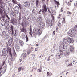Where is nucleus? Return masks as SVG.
<instances>
[{
  "mask_svg": "<svg viewBox=\"0 0 77 77\" xmlns=\"http://www.w3.org/2000/svg\"><path fill=\"white\" fill-rule=\"evenodd\" d=\"M16 20H15V21H13V24H15V23H17V22H16Z\"/></svg>",
  "mask_w": 77,
  "mask_h": 77,
  "instance_id": "obj_52",
  "label": "nucleus"
},
{
  "mask_svg": "<svg viewBox=\"0 0 77 77\" xmlns=\"http://www.w3.org/2000/svg\"><path fill=\"white\" fill-rule=\"evenodd\" d=\"M6 17L8 19V20H10V18H9V16H8V15H6Z\"/></svg>",
  "mask_w": 77,
  "mask_h": 77,
  "instance_id": "obj_44",
  "label": "nucleus"
},
{
  "mask_svg": "<svg viewBox=\"0 0 77 77\" xmlns=\"http://www.w3.org/2000/svg\"><path fill=\"white\" fill-rule=\"evenodd\" d=\"M29 34L31 36H32V31H30V32H29Z\"/></svg>",
  "mask_w": 77,
  "mask_h": 77,
  "instance_id": "obj_60",
  "label": "nucleus"
},
{
  "mask_svg": "<svg viewBox=\"0 0 77 77\" xmlns=\"http://www.w3.org/2000/svg\"><path fill=\"white\" fill-rule=\"evenodd\" d=\"M30 2H25L23 4V5L25 6V7H26V8L29 7V6H30Z\"/></svg>",
  "mask_w": 77,
  "mask_h": 77,
  "instance_id": "obj_4",
  "label": "nucleus"
},
{
  "mask_svg": "<svg viewBox=\"0 0 77 77\" xmlns=\"http://www.w3.org/2000/svg\"><path fill=\"white\" fill-rule=\"evenodd\" d=\"M50 56L49 57H48L47 59V61H49L50 60Z\"/></svg>",
  "mask_w": 77,
  "mask_h": 77,
  "instance_id": "obj_39",
  "label": "nucleus"
},
{
  "mask_svg": "<svg viewBox=\"0 0 77 77\" xmlns=\"http://www.w3.org/2000/svg\"><path fill=\"white\" fill-rule=\"evenodd\" d=\"M21 37L22 39H24V38H25V35L22 34L21 35Z\"/></svg>",
  "mask_w": 77,
  "mask_h": 77,
  "instance_id": "obj_28",
  "label": "nucleus"
},
{
  "mask_svg": "<svg viewBox=\"0 0 77 77\" xmlns=\"http://www.w3.org/2000/svg\"><path fill=\"white\" fill-rule=\"evenodd\" d=\"M58 26H59V27H60V26H62V24H61V23H59V24Z\"/></svg>",
  "mask_w": 77,
  "mask_h": 77,
  "instance_id": "obj_62",
  "label": "nucleus"
},
{
  "mask_svg": "<svg viewBox=\"0 0 77 77\" xmlns=\"http://www.w3.org/2000/svg\"><path fill=\"white\" fill-rule=\"evenodd\" d=\"M46 23H48V24H51V22L50 19H48L46 20Z\"/></svg>",
  "mask_w": 77,
  "mask_h": 77,
  "instance_id": "obj_23",
  "label": "nucleus"
},
{
  "mask_svg": "<svg viewBox=\"0 0 77 77\" xmlns=\"http://www.w3.org/2000/svg\"><path fill=\"white\" fill-rule=\"evenodd\" d=\"M18 47H19V46H18L17 45H16V48H18Z\"/></svg>",
  "mask_w": 77,
  "mask_h": 77,
  "instance_id": "obj_53",
  "label": "nucleus"
},
{
  "mask_svg": "<svg viewBox=\"0 0 77 77\" xmlns=\"http://www.w3.org/2000/svg\"><path fill=\"white\" fill-rule=\"evenodd\" d=\"M60 53L61 54H63V51H65L66 50L67 48V44H66L65 42L64 43V45L63 47H61V46H60Z\"/></svg>",
  "mask_w": 77,
  "mask_h": 77,
  "instance_id": "obj_1",
  "label": "nucleus"
},
{
  "mask_svg": "<svg viewBox=\"0 0 77 77\" xmlns=\"http://www.w3.org/2000/svg\"><path fill=\"white\" fill-rule=\"evenodd\" d=\"M12 35H14V36H16L17 34H16V30H13L12 31Z\"/></svg>",
  "mask_w": 77,
  "mask_h": 77,
  "instance_id": "obj_19",
  "label": "nucleus"
},
{
  "mask_svg": "<svg viewBox=\"0 0 77 77\" xmlns=\"http://www.w3.org/2000/svg\"><path fill=\"white\" fill-rule=\"evenodd\" d=\"M36 5L37 6L38 4H39V0H36Z\"/></svg>",
  "mask_w": 77,
  "mask_h": 77,
  "instance_id": "obj_29",
  "label": "nucleus"
},
{
  "mask_svg": "<svg viewBox=\"0 0 77 77\" xmlns=\"http://www.w3.org/2000/svg\"><path fill=\"white\" fill-rule=\"evenodd\" d=\"M19 44L21 45V46H23L24 45V42L21 40L19 41Z\"/></svg>",
  "mask_w": 77,
  "mask_h": 77,
  "instance_id": "obj_20",
  "label": "nucleus"
},
{
  "mask_svg": "<svg viewBox=\"0 0 77 77\" xmlns=\"http://www.w3.org/2000/svg\"><path fill=\"white\" fill-rule=\"evenodd\" d=\"M50 73L48 72H47V75H49V74Z\"/></svg>",
  "mask_w": 77,
  "mask_h": 77,
  "instance_id": "obj_56",
  "label": "nucleus"
},
{
  "mask_svg": "<svg viewBox=\"0 0 77 77\" xmlns=\"http://www.w3.org/2000/svg\"><path fill=\"white\" fill-rule=\"evenodd\" d=\"M21 32H23L24 33H25V32H24V28H23L21 30Z\"/></svg>",
  "mask_w": 77,
  "mask_h": 77,
  "instance_id": "obj_42",
  "label": "nucleus"
},
{
  "mask_svg": "<svg viewBox=\"0 0 77 77\" xmlns=\"http://www.w3.org/2000/svg\"><path fill=\"white\" fill-rule=\"evenodd\" d=\"M54 21V17H53L52 19V21Z\"/></svg>",
  "mask_w": 77,
  "mask_h": 77,
  "instance_id": "obj_51",
  "label": "nucleus"
},
{
  "mask_svg": "<svg viewBox=\"0 0 77 77\" xmlns=\"http://www.w3.org/2000/svg\"><path fill=\"white\" fill-rule=\"evenodd\" d=\"M25 14L27 15H28L29 14V11H27L25 12Z\"/></svg>",
  "mask_w": 77,
  "mask_h": 77,
  "instance_id": "obj_35",
  "label": "nucleus"
},
{
  "mask_svg": "<svg viewBox=\"0 0 77 77\" xmlns=\"http://www.w3.org/2000/svg\"><path fill=\"white\" fill-rule=\"evenodd\" d=\"M14 10L15 11H17V10H20V8H19V7H18L16 6L15 7Z\"/></svg>",
  "mask_w": 77,
  "mask_h": 77,
  "instance_id": "obj_21",
  "label": "nucleus"
},
{
  "mask_svg": "<svg viewBox=\"0 0 77 77\" xmlns=\"http://www.w3.org/2000/svg\"><path fill=\"white\" fill-rule=\"evenodd\" d=\"M15 11H16L15 12V13H16V14H18L19 13V11H20V10H18Z\"/></svg>",
  "mask_w": 77,
  "mask_h": 77,
  "instance_id": "obj_31",
  "label": "nucleus"
},
{
  "mask_svg": "<svg viewBox=\"0 0 77 77\" xmlns=\"http://www.w3.org/2000/svg\"><path fill=\"white\" fill-rule=\"evenodd\" d=\"M68 6H70L71 5V3L70 2H69L68 4Z\"/></svg>",
  "mask_w": 77,
  "mask_h": 77,
  "instance_id": "obj_54",
  "label": "nucleus"
},
{
  "mask_svg": "<svg viewBox=\"0 0 77 77\" xmlns=\"http://www.w3.org/2000/svg\"><path fill=\"white\" fill-rule=\"evenodd\" d=\"M9 53L11 56H12V54L11 53V48H10L9 50Z\"/></svg>",
  "mask_w": 77,
  "mask_h": 77,
  "instance_id": "obj_27",
  "label": "nucleus"
},
{
  "mask_svg": "<svg viewBox=\"0 0 77 77\" xmlns=\"http://www.w3.org/2000/svg\"><path fill=\"white\" fill-rule=\"evenodd\" d=\"M59 6V2L56 1L55 4V8H57Z\"/></svg>",
  "mask_w": 77,
  "mask_h": 77,
  "instance_id": "obj_18",
  "label": "nucleus"
},
{
  "mask_svg": "<svg viewBox=\"0 0 77 77\" xmlns=\"http://www.w3.org/2000/svg\"><path fill=\"white\" fill-rule=\"evenodd\" d=\"M75 29L76 31H77V25L75 27Z\"/></svg>",
  "mask_w": 77,
  "mask_h": 77,
  "instance_id": "obj_40",
  "label": "nucleus"
},
{
  "mask_svg": "<svg viewBox=\"0 0 77 77\" xmlns=\"http://www.w3.org/2000/svg\"><path fill=\"white\" fill-rule=\"evenodd\" d=\"M37 72H41V70L39 69H38Z\"/></svg>",
  "mask_w": 77,
  "mask_h": 77,
  "instance_id": "obj_43",
  "label": "nucleus"
},
{
  "mask_svg": "<svg viewBox=\"0 0 77 77\" xmlns=\"http://www.w3.org/2000/svg\"><path fill=\"white\" fill-rule=\"evenodd\" d=\"M6 53V49L5 48H3L2 50V54H5Z\"/></svg>",
  "mask_w": 77,
  "mask_h": 77,
  "instance_id": "obj_17",
  "label": "nucleus"
},
{
  "mask_svg": "<svg viewBox=\"0 0 77 77\" xmlns=\"http://www.w3.org/2000/svg\"><path fill=\"white\" fill-rule=\"evenodd\" d=\"M10 28H11L12 31L13 30H14V27H13V26H11Z\"/></svg>",
  "mask_w": 77,
  "mask_h": 77,
  "instance_id": "obj_30",
  "label": "nucleus"
},
{
  "mask_svg": "<svg viewBox=\"0 0 77 77\" xmlns=\"http://www.w3.org/2000/svg\"><path fill=\"white\" fill-rule=\"evenodd\" d=\"M65 63L66 64V65H68L67 66H71V65L72 66H73L72 64H69V60L68 59L67 60H66Z\"/></svg>",
  "mask_w": 77,
  "mask_h": 77,
  "instance_id": "obj_7",
  "label": "nucleus"
},
{
  "mask_svg": "<svg viewBox=\"0 0 77 77\" xmlns=\"http://www.w3.org/2000/svg\"><path fill=\"white\" fill-rule=\"evenodd\" d=\"M37 20L38 22L41 23L42 21V17H38L37 18Z\"/></svg>",
  "mask_w": 77,
  "mask_h": 77,
  "instance_id": "obj_14",
  "label": "nucleus"
},
{
  "mask_svg": "<svg viewBox=\"0 0 77 77\" xmlns=\"http://www.w3.org/2000/svg\"><path fill=\"white\" fill-rule=\"evenodd\" d=\"M38 48H36L35 49V51H38Z\"/></svg>",
  "mask_w": 77,
  "mask_h": 77,
  "instance_id": "obj_61",
  "label": "nucleus"
},
{
  "mask_svg": "<svg viewBox=\"0 0 77 77\" xmlns=\"http://www.w3.org/2000/svg\"><path fill=\"white\" fill-rule=\"evenodd\" d=\"M6 66L3 67L1 71L2 73V74L5 73V72H6Z\"/></svg>",
  "mask_w": 77,
  "mask_h": 77,
  "instance_id": "obj_10",
  "label": "nucleus"
},
{
  "mask_svg": "<svg viewBox=\"0 0 77 77\" xmlns=\"http://www.w3.org/2000/svg\"><path fill=\"white\" fill-rule=\"evenodd\" d=\"M73 32L74 31L72 29H71L69 31V33L68 34H69V36H72L73 35Z\"/></svg>",
  "mask_w": 77,
  "mask_h": 77,
  "instance_id": "obj_9",
  "label": "nucleus"
},
{
  "mask_svg": "<svg viewBox=\"0 0 77 77\" xmlns=\"http://www.w3.org/2000/svg\"><path fill=\"white\" fill-rule=\"evenodd\" d=\"M11 30H9V29H8V32L9 33H11Z\"/></svg>",
  "mask_w": 77,
  "mask_h": 77,
  "instance_id": "obj_50",
  "label": "nucleus"
},
{
  "mask_svg": "<svg viewBox=\"0 0 77 77\" xmlns=\"http://www.w3.org/2000/svg\"><path fill=\"white\" fill-rule=\"evenodd\" d=\"M45 27V24L43 22H42L40 23V27L41 29H43Z\"/></svg>",
  "mask_w": 77,
  "mask_h": 77,
  "instance_id": "obj_16",
  "label": "nucleus"
},
{
  "mask_svg": "<svg viewBox=\"0 0 77 77\" xmlns=\"http://www.w3.org/2000/svg\"><path fill=\"white\" fill-rule=\"evenodd\" d=\"M26 56H27V54L26 53H24L23 54V57H26Z\"/></svg>",
  "mask_w": 77,
  "mask_h": 77,
  "instance_id": "obj_33",
  "label": "nucleus"
},
{
  "mask_svg": "<svg viewBox=\"0 0 77 77\" xmlns=\"http://www.w3.org/2000/svg\"><path fill=\"white\" fill-rule=\"evenodd\" d=\"M31 51H33V48L32 47L31 48Z\"/></svg>",
  "mask_w": 77,
  "mask_h": 77,
  "instance_id": "obj_49",
  "label": "nucleus"
},
{
  "mask_svg": "<svg viewBox=\"0 0 77 77\" xmlns=\"http://www.w3.org/2000/svg\"><path fill=\"white\" fill-rule=\"evenodd\" d=\"M44 10L45 12H47V6L46 5H44L43 6V8L42 10V13H44Z\"/></svg>",
  "mask_w": 77,
  "mask_h": 77,
  "instance_id": "obj_5",
  "label": "nucleus"
},
{
  "mask_svg": "<svg viewBox=\"0 0 77 77\" xmlns=\"http://www.w3.org/2000/svg\"><path fill=\"white\" fill-rule=\"evenodd\" d=\"M74 5H75V6H77V1L76 2V3H75Z\"/></svg>",
  "mask_w": 77,
  "mask_h": 77,
  "instance_id": "obj_55",
  "label": "nucleus"
},
{
  "mask_svg": "<svg viewBox=\"0 0 77 77\" xmlns=\"http://www.w3.org/2000/svg\"><path fill=\"white\" fill-rule=\"evenodd\" d=\"M56 32H57L58 31V28L57 27L56 29Z\"/></svg>",
  "mask_w": 77,
  "mask_h": 77,
  "instance_id": "obj_58",
  "label": "nucleus"
},
{
  "mask_svg": "<svg viewBox=\"0 0 77 77\" xmlns=\"http://www.w3.org/2000/svg\"><path fill=\"white\" fill-rule=\"evenodd\" d=\"M47 9L48 11H49V12L50 13H51L52 15H54L55 14V13H56L55 11H54V10H53V9H51V11H50V10H49V9H48V8Z\"/></svg>",
  "mask_w": 77,
  "mask_h": 77,
  "instance_id": "obj_6",
  "label": "nucleus"
},
{
  "mask_svg": "<svg viewBox=\"0 0 77 77\" xmlns=\"http://www.w3.org/2000/svg\"><path fill=\"white\" fill-rule=\"evenodd\" d=\"M1 24L2 25V26H5V23H6V22L4 21H1Z\"/></svg>",
  "mask_w": 77,
  "mask_h": 77,
  "instance_id": "obj_26",
  "label": "nucleus"
},
{
  "mask_svg": "<svg viewBox=\"0 0 77 77\" xmlns=\"http://www.w3.org/2000/svg\"><path fill=\"white\" fill-rule=\"evenodd\" d=\"M30 53V49H28L27 50V54L29 55Z\"/></svg>",
  "mask_w": 77,
  "mask_h": 77,
  "instance_id": "obj_25",
  "label": "nucleus"
},
{
  "mask_svg": "<svg viewBox=\"0 0 77 77\" xmlns=\"http://www.w3.org/2000/svg\"><path fill=\"white\" fill-rule=\"evenodd\" d=\"M32 12L33 13L35 14H38V12H36V11L35 9H33L32 10Z\"/></svg>",
  "mask_w": 77,
  "mask_h": 77,
  "instance_id": "obj_22",
  "label": "nucleus"
},
{
  "mask_svg": "<svg viewBox=\"0 0 77 77\" xmlns=\"http://www.w3.org/2000/svg\"><path fill=\"white\" fill-rule=\"evenodd\" d=\"M64 56L66 57V58H68L69 56V52L68 51H67L65 53Z\"/></svg>",
  "mask_w": 77,
  "mask_h": 77,
  "instance_id": "obj_11",
  "label": "nucleus"
},
{
  "mask_svg": "<svg viewBox=\"0 0 77 77\" xmlns=\"http://www.w3.org/2000/svg\"><path fill=\"white\" fill-rule=\"evenodd\" d=\"M9 3V1L8 0H6L5 1V4H6L7 3Z\"/></svg>",
  "mask_w": 77,
  "mask_h": 77,
  "instance_id": "obj_41",
  "label": "nucleus"
},
{
  "mask_svg": "<svg viewBox=\"0 0 77 77\" xmlns=\"http://www.w3.org/2000/svg\"><path fill=\"white\" fill-rule=\"evenodd\" d=\"M55 31H54L53 32V34L54 35H55Z\"/></svg>",
  "mask_w": 77,
  "mask_h": 77,
  "instance_id": "obj_63",
  "label": "nucleus"
},
{
  "mask_svg": "<svg viewBox=\"0 0 77 77\" xmlns=\"http://www.w3.org/2000/svg\"><path fill=\"white\" fill-rule=\"evenodd\" d=\"M19 61H20V62H21V61H22V58H20L19 59Z\"/></svg>",
  "mask_w": 77,
  "mask_h": 77,
  "instance_id": "obj_46",
  "label": "nucleus"
},
{
  "mask_svg": "<svg viewBox=\"0 0 77 77\" xmlns=\"http://www.w3.org/2000/svg\"><path fill=\"white\" fill-rule=\"evenodd\" d=\"M18 70L19 71L18 72H20V71H21V67L19 68Z\"/></svg>",
  "mask_w": 77,
  "mask_h": 77,
  "instance_id": "obj_45",
  "label": "nucleus"
},
{
  "mask_svg": "<svg viewBox=\"0 0 77 77\" xmlns=\"http://www.w3.org/2000/svg\"><path fill=\"white\" fill-rule=\"evenodd\" d=\"M43 56H44V54H42L41 56L39 57L40 58H41V57H43Z\"/></svg>",
  "mask_w": 77,
  "mask_h": 77,
  "instance_id": "obj_48",
  "label": "nucleus"
},
{
  "mask_svg": "<svg viewBox=\"0 0 77 77\" xmlns=\"http://www.w3.org/2000/svg\"><path fill=\"white\" fill-rule=\"evenodd\" d=\"M12 2L14 3H17V2H16V1H15L14 0H12Z\"/></svg>",
  "mask_w": 77,
  "mask_h": 77,
  "instance_id": "obj_37",
  "label": "nucleus"
},
{
  "mask_svg": "<svg viewBox=\"0 0 77 77\" xmlns=\"http://www.w3.org/2000/svg\"><path fill=\"white\" fill-rule=\"evenodd\" d=\"M63 11V8H62L61 9V12H62Z\"/></svg>",
  "mask_w": 77,
  "mask_h": 77,
  "instance_id": "obj_64",
  "label": "nucleus"
},
{
  "mask_svg": "<svg viewBox=\"0 0 77 77\" xmlns=\"http://www.w3.org/2000/svg\"><path fill=\"white\" fill-rule=\"evenodd\" d=\"M69 49L71 52H73L74 51V48L72 46H70V47H69Z\"/></svg>",
  "mask_w": 77,
  "mask_h": 77,
  "instance_id": "obj_13",
  "label": "nucleus"
},
{
  "mask_svg": "<svg viewBox=\"0 0 77 77\" xmlns=\"http://www.w3.org/2000/svg\"><path fill=\"white\" fill-rule=\"evenodd\" d=\"M63 42H65V41L66 40V39H65V38H63Z\"/></svg>",
  "mask_w": 77,
  "mask_h": 77,
  "instance_id": "obj_47",
  "label": "nucleus"
},
{
  "mask_svg": "<svg viewBox=\"0 0 77 77\" xmlns=\"http://www.w3.org/2000/svg\"><path fill=\"white\" fill-rule=\"evenodd\" d=\"M32 57L33 59H35V56L34 55L32 56Z\"/></svg>",
  "mask_w": 77,
  "mask_h": 77,
  "instance_id": "obj_32",
  "label": "nucleus"
},
{
  "mask_svg": "<svg viewBox=\"0 0 77 77\" xmlns=\"http://www.w3.org/2000/svg\"><path fill=\"white\" fill-rule=\"evenodd\" d=\"M61 15H62V14L59 15L58 17V18H60V16H61Z\"/></svg>",
  "mask_w": 77,
  "mask_h": 77,
  "instance_id": "obj_59",
  "label": "nucleus"
},
{
  "mask_svg": "<svg viewBox=\"0 0 77 77\" xmlns=\"http://www.w3.org/2000/svg\"><path fill=\"white\" fill-rule=\"evenodd\" d=\"M7 49L8 51H9V47L8 46V45H7Z\"/></svg>",
  "mask_w": 77,
  "mask_h": 77,
  "instance_id": "obj_38",
  "label": "nucleus"
},
{
  "mask_svg": "<svg viewBox=\"0 0 77 77\" xmlns=\"http://www.w3.org/2000/svg\"><path fill=\"white\" fill-rule=\"evenodd\" d=\"M67 14L68 15H71L72 14V13L69 12V11H68L67 12Z\"/></svg>",
  "mask_w": 77,
  "mask_h": 77,
  "instance_id": "obj_34",
  "label": "nucleus"
},
{
  "mask_svg": "<svg viewBox=\"0 0 77 77\" xmlns=\"http://www.w3.org/2000/svg\"><path fill=\"white\" fill-rule=\"evenodd\" d=\"M56 57L57 59H60L61 58V55L59 54H57L56 55Z\"/></svg>",
  "mask_w": 77,
  "mask_h": 77,
  "instance_id": "obj_12",
  "label": "nucleus"
},
{
  "mask_svg": "<svg viewBox=\"0 0 77 77\" xmlns=\"http://www.w3.org/2000/svg\"><path fill=\"white\" fill-rule=\"evenodd\" d=\"M32 34L34 36H36L38 34H39V35H41V29H36L35 31H33Z\"/></svg>",
  "mask_w": 77,
  "mask_h": 77,
  "instance_id": "obj_2",
  "label": "nucleus"
},
{
  "mask_svg": "<svg viewBox=\"0 0 77 77\" xmlns=\"http://www.w3.org/2000/svg\"><path fill=\"white\" fill-rule=\"evenodd\" d=\"M6 35V32L5 31H3L2 34V37L3 39L5 38V37Z\"/></svg>",
  "mask_w": 77,
  "mask_h": 77,
  "instance_id": "obj_8",
  "label": "nucleus"
},
{
  "mask_svg": "<svg viewBox=\"0 0 77 77\" xmlns=\"http://www.w3.org/2000/svg\"><path fill=\"white\" fill-rule=\"evenodd\" d=\"M66 41L67 42L69 43V44H71V42H72V43H73V42H74V40H73V39H71L70 37H69L67 38L66 39Z\"/></svg>",
  "mask_w": 77,
  "mask_h": 77,
  "instance_id": "obj_3",
  "label": "nucleus"
},
{
  "mask_svg": "<svg viewBox=\"0 0 77 77\" xmlns=\"http://www.w3.org/2000/svg\"><path fill=\"white\" fill-rule=\"evenodd\" d=\"M18 6L19 7V8L20 9H22V8H23V6L22 5H21V4H18Z\"/></svg>",
  "mask_w": 77,
  "mask_h": 77,
  "instance_id": "obj_24",
  "label": "nucleus"
},
{
  "mask_svg": "<svg viewBox=\"0 0 77 77\" xmlns=\"http://www.w3.org/2000/svg\"><path fill=\"white\" fill-rule=\"evenodd\" d=\"M12 41H13V38H11L8 41V43L9 46L11 45L12 43Z\"/></svg>",
  "mask_w": 77,
  "mask_h": 77,
  "instance_id": "obj_15",
  "label": "nucleus"
},
{
  "mask_svg": "<svg viewBox=\"0 0 77 77\" xmlns=\"http://www.w3.org/2000/svg\"><path fill=\"white\" fill-rule=\"evenodd\" d=\"M8 6L11 7V6H12V4H11V3H9L8 4Z\"/></svg>",
  "mask_w": 77,
  "mask_h": 77,
  "instance_id": "obj_36",
  "label": "nucleus"
},
{
  "mask_svg": "<svg viewBox=\"0 0 77 77\" xmlns=\"http://www.w3.org/2000/svg\"><path fill=\"white\" fill-rule=\"evenodd\" d=\"M28 40H29V38H28V37H27V36H26V42L28 41Z\"/></svg>",
  "mask_w": 77,
  "mask_h": 77,
  "instance_id": "obj_57",
  "label": "nucleus"
}]
</instances>
